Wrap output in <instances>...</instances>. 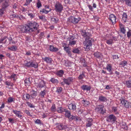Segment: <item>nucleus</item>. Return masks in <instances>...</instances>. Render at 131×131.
<instances>
[{"label":"nucleus","instance_id":"f257e3e1","mask_svg":"<svg viewBox=\"0 0 131 131\" xmlns=\"http://www.w3.org/2000/svg\"><path fill=\"white\" fill-rule=\"evenodd\" d=\"M81 34L84 38H85L83 42L84 45V48L86 51H88L90 49V48L92 45V42L93 40L92 38V35L91 33L86 32L85 30H82Z\"/></svg>","mask_w":131,"mask_h":131},{"label":"nucleus","instance_id":"f03ea898","mask_svg":"<svg viewBox=\"0 0 131 131\" xmlns=\"http://www.w3.org/2000/svg\"><path fill=\"white\" fill-rule=\"evenodd\" d=\"M38 25L36 22H28L25 26H19L18 28L20 31L24 33L32 32L37 30Z\"/></svg>","mask_w":131,"mask_h":131},{"label":"nucleus","instance_id":"7ed1b4c3","mask_svg":"<svg viewBox=\"0 0 131 131\" xmlns=\"http://www.w3.org/2000/svg\"><path fill=\"white\" fill-rule=\"evenodd\" d=\"M119 100L121 102V103L122 105L124 106L126 108L131 107V103L125 100L123 97L119 99Z\"/></svg>","mask_w":131,"mask_h":131},{"label":"nucleus","instance_id":"20e7f679","mask_svg":"<svg viewBox=\"0 0 131 131\" xmlns=\"http://www.w3.org/2000/svg\"><path fill=\"white\" fill-rule=\"evenodd\" d=\"M81 18L80 17L75 18L74 16H71L67 19V21L71 22L74 24L78 23V22L81 20Z\"/></svg>","mask_w":131,"mask_h":131},{"label":"nucleus","instance_id":"39448f33","mask_svg":"<svg viewBox=\"0 0 131 131\" xmlns=\"http://www.w3.org/2000/svg\"><path fill=\"white\" fill-rule=\"evenodd\" d=\"M0 3L3 9L6 8L9 5V0H0Z\"/></svg>","mask_w":131,"mask_h":131},{"label":"nucleus","instance_id":"423d86ee","mask_svg":"<svg viewBox=\"0 0 131 131\" xmlns=\"http://www.w3.org/2000/svg\"><path fill=\"white\" fill-rule=\"evenodd\" d=\"M104 108V106L103 105H100L96 106L95 110L97 112L99 113L103 114L105 112Z\"/></svg>","mask_w":131,"mask_h":131},{"label":"nucleus","instance_id":"0eeeda50","mask_svg":"<svg viewBox=\"0 0 131 131\" xmlns=\"http://www.w3.org/2000/svg\"><path fill=\"white\" fill-rule=\"evenodd\" d=\"M55 10L56 12L61 13L63 9L62 5L59 2H57L55 5Z\"/></svg>","mask_w":131,"mask_h":131},{"label":"nucleus","instance_id":"6e6552de","mask_svg":"<svg viewBox=\"0 0 131 131\" xmlns=\"http://www.w3.org/2000/svg\"><path fill=\"white\" fill-rule=\"evenodd\" d=\"M121 32L118 33L119 35L121 37L124 39L126 35L125 34V29L123 25L120 26Z\"/></svg>","mask_w":131,"mask_h":131},{"label":"nucleus","instance_id":"1a4fd4ad","mask_svg":"<svg viewBox=\"0 0 131 131\" xmlns=\"http://www.w3.org/2000/svg\"><path fill=\"white\" fill-rule=\"evenodd\" d=\"M74 80V78L71 77H69L67 79H64L63 80L64 83L68 85H70Z\"/></svg>","mask_w":131,"mask_h":131},{"label":"nucleus","instance_id":"9d476101","mask_svg":"<svg viewBox=\"0 0 131 131\" xmlns=\"http://www.w3.org/2000/svg\"><path fill=\"white\" fill-rule=\"evenodd\" d=\"M116 119V117L114 115L111 114L107 117L106 121L109 122H114Z\"/></svg>","mask_w":131,"mask_h":131},{"label":"nucleus","instance_id":"9b49d317","mask_svg":"<svg viewBox=\"0 0 131 131\" xmlns=\"http://www.w3.org/2000/svg\"><path fill=\"white\" fill-rule=\"evenodd\" d=\"M93 119L92 118L87 119L86 124V126L87 127H90L93 125Z\"/></svg>","mask_w":131,"mask_h":131},{"label":"nucleus","instance_id":"f8f14e48","mask_svg":"<svg viewBox=\"0 0 131 131\" xmlns=\"http://www.w3.org/2000/svg\"><path fill=\"white\" fill-rule=\"evenodd\" d=\"M110 20L112 21V24H115L116 22V17L113 14H111L110 15Z\"/></svg>","mask_w":131,"mask_h":131},{"label":"nucleus","instance_id":"ddd939ff","mask_svg":"<svg viewBox=\"0 0 131 131\" xmlns=\"http://www.w3.org/2000/svg\"><path fill=\"white\" fill-rule=\"evenodd\" d=\"M37 87L39 89H41L42 88L44 87L45 86V84L44 81L42 80L38 83L37 84Z\"/></svg>","mask_w":131,"mask_h":131},{"label":"nucleus","instance_id":"4468645a","mask_svg":"<svg viewBox=\"0 0 131 131\" xmlns=\"http://www.w3.org/2000/svg\"><path fill=\"white\" fill-rule=\"evenodd\" d=\"M7 38V37L6 36L2 37L0 39V43L8 44V42L6 41Z\"/></svg>","mask_w":131,"mask_h":131},{"label":"nucleus","instance_id":"2eb2a0df","mask_svg":"<svg viewBox=\"0 0 131 131\" xmlns=\"http://www.w3.org/2000/svg\"><path fill=\"white\" fill-rule=\"evenodd\" d=\"M57 129L62 130L66 129L67 127V125H63L62 124H60L57 125Z\"/></svg>","mask_w":131,"mask_h":131},{"label":"nucleus","instance_id":"dca6fc26","mask_svg":"<svg viewBox=\"0 0 131 131\" xmlns=\"http://www.w3.org/2000/svg\"><path fill=\"white\" fill-rule=\"evenodd\" d=\"M68 107L70 110H75L76 109V106L74 104L71 103L68 105Z\"/></svg>","mask_w":131,"mask_h":131},{"label":"nucleus","instance_id":"f3484780","mask_svg":"<svg viewBox=\"0 0 131 131\" xmlns=\"http://www.w3.org/2000/svg\"><path fill=\"white\" fill-rule=\"evenodd\" d=\"M81 88L82 90H86L87 91L90 90L91 89L90 86L85 85H82L81 87Z\"/></svg>","mask_w":131,"mask_h":131},{"label":"nucleus","instance_id":"a211bd4d","mask_svg":"<svg viewBox=\"0 0 131 131\" xmlns=\"http://www.w3.org/2000/svg\"><path fill=\"white\" fill-rule=\"evenodd\" d=\"M49 49L50 51L53 52H57L58 50V48L54 47L52 45H50L49 46Z\"/></svg>","mask_w":131,"mask_h":131},{"label":"nucleus","instance_id":"6ab92c4d","mask_svg":"<svg viewBox=\"0 0 131 131\" xmlns=\"http://www.w3.org/2000/svg\"><path fill=\"white\" fill-rule=\"evenodd\" d=\"M13 112L18 117L20 118L22 116L21 113L19 111H17L16 110H13Z\"/></svg>","mask_w":131,"mask_h":131},{"label":"nucleus","instance_id":"aec40b11","mask_svg":"<svg viewBox=\"0 0 131 131\" xmlns=\"http://www.w3.org/2000/svg\"><path fill=\"white\" fill-rule=\"evenodd\" d=\"M85 72L83 71H82L80 73V74L78 77V79L81 80L84 78H85L86 77L85 74Z\"/></svg>","mask_w":131,"mask_h":131},{"label":"nucleus","instance_id":"412c9836","mask_svg":"<svg viewBox=\"0 0 131 131\" xmlns=\"http://www.w3.org/2000/svg\"><path fill=\"white\" fill-rule=\"evenodd\" d=\"M46 91L45 89L43 91H41L40 92L39 95L41 98H44L45 97V95H46Z\"/></svg>","mask_w":131,"mask_h":131},{"label":"nucleus","instance_id":"4be33fe9","mask_svg":"<svg viewBox=\"0 0 131 131\" xmlns=\"http://www.w3.org/2000/svg\"><path fill=\"white\" fill-rule=\"evenodd\" d=\"M106 69L110 72L111 74H112V68L111 65L110 64H108L106 68Z\"/></svg>","mask_w":131,"mask_h":131},{"label":"nucleus","instance_id":"5701e85b","mask_svg":"<svg viewBox=\"0 0 131 131\" xmlns=\"http://www.w3.org/2000/svg\"><path fill=\"white\" fill-rule=\"evenodd\" d=\"M8 79H13V80L15 81L17 79L16 75L14 74H13L10 76H9L8 77Z\"/></svg>","mask_w":131,"mask_h":131},{"label":"nucleus","instance_id":"b1692460","mask_svg":"<svg viewBox=\"0 0 131 131\" xmlns=\"http://www.w3.org/2000/svg\"><path fill=\"white\" fill-rule=\"evenodd\" d=\"M30 97L32 98H35L37 95V92L34 91H32L31 92Z\"/></svg>","mask_w":131,"mask_h":131},{"label":"nucleus","instance_id":"393cba45","mask_svg":"<svg viewBox=\"0 0 131 131\" xmlns=\"http://www.w3.org/2000/svg\"><path fill=\"white\" fill-rule=\"evenodd\" d=\"M99 100L102 102H106L107 101L106 98L103 96H100L99 97Z\"/></svg>","mask_w":131,"mask_h":131},{"label":"nucleus","instance_id":"a878e982","mask_svg":"<svg viewBox=\"0 0 131 131\" xmlns=\"http://www.w3.org/2000/svg\"><path fill=\"white\" fill-rule=\"evenodd\" d=\"M64 112H65V116L68 118H70L71 116L70 112L66 109Z\"/></svg>","mask_w":131,"mask_h":131},{"label":"nucleus","instance_id":"bb28decb","mask_svg":"<svg viewBox=\"0 0 131 131\" xmlns=\"http://www.w3.org/2000/svg\"><path fill=\"white\" fill-rule=\"evenodd\" d=\"M64 73V72L62 70H60L58 71L56 73V74L58 76L61 77H62Z\"/></svg>","mask_w":131,"mask_h":131},{"label":"nucleus","instance_id":"cd10ccee","mask_svg":"<svg viewBox=\"0 0 131 131\" xmlns=\"http://www.w3.org/2000/svg\"><path fill=\"white\" fill-rule=\"evenodd\" d=\"M43 59L47 63H50L52 61L51 58L49 57H46Z\"/></svg>","mask_w":131,"mask_h":131},{"label":"nucleus","instance_id":"c85d7f7f","mask_svg":"<svg viewBox=\"0 0 131 131\" xmlns=\"http://www.w3.org/2000/svg\"><path fill=\"white\" fill-rule=\"evenodd\" d=\"M82 102L83 104V105L85 106H88L89 104V101L84 100L82 101Z\"/></svg>","mask_w":131,"mask_h":131},{"label":"nucleus","instance_id":"c756f323","mask_svg":"<svg viewBox=\"0 0 131 131\" xmlns=\"http://www.w3.org/2000/svg\"><path fill=\"white\" fill-rule=\"evenodd\" d=\"M76 41L73 40H72L71 39L69 40V45L72 46L73 45L76 44Z\"/></svg>","mask_w":131,"mask_h":131},{"label":"nucleus","instance_id":"7c9ffc66","mask_svg":"<svg viewBox=\"0 0 131 131\" xmlns=\"http://www.w3.org/2000/svg\"><path fill=\"white\" fill-rule=\"evenodd\" d=\"M8 49L12 51H16L17 49V46H14L10 47L8 48Z\"/></svg>","mask_w":131,"mask_h":131},{"label":"nucleus","instance_id":"2f4dec72","mask_svg":"<svg viewBox=\"0 0 131 131\" xmlns=\"http://www.w3.org/2000/svg\"><path fill=\"white\" fill-rule=\"evenodd\" d=\"M38 64L37 63L33 62L32 61L31 67H33L35 68H36L38 67Z\"/></svg>","mask_w":131,"mask_h":131},{"label":"nucleus","instance_id":"473e14b6","mask_svg":"<svg viewBox=\"0 0 131 131\" xmlns=\"http://www.w3.org/2000/svg\"><path fill=\"white\" fill-rule=\"evenodd\" d=\"M125 2V4L128 6H131V0H123V2Z\"/></svg>","mask_w":131,"mask_h":131},{"label":"nucleus","instance_id":"72a5a7b5","mask_svg":"<svg viewBox=\"0 0 131 131\" xmlns=\"http://www.w3.org/2000/svg\"><path fill=\"white\" fill-rule=\"evenodd\" d=\"M25 85L26 86H29L30 84V82L29 80V79L28 78L26 79L25 81Z\"/></svg>","mask_w":131,"mask_h":131},{"label":"nucleus","instance_id":"f704fd0d","mask_svg":"<svg viewBox=\"0 0 131 131\" xmlns=\"http://www.w3.org/2000/svg\"><path fill=\"white\" fill-rule=\"evenodd\" d=\"M50 81L53 83L57 84L58 83V81L57 79L54 78H52Z\"/></svg>","mask_w":131,"mask_h":131},{"label":"nucleus","instance_id":"c9c22d12","mask_svg":"<svg viewBox=\"0 0 131 131\" xmlns=\"http://www.w3.org/2000/svg\"><path fill=\"white\" fill-rule=\"evenodd\" d=\"M106 42L108 45H112L113 43V39H110L106 40Z\"/></svg>","mask_w":131,"mask_h":131},{"label":"nucleus","instance_id":"e433bc0d","mask_svg":"<svg viewBox=\"0 0 131 131\" xmlns=\"http://www.w3.org/2000/svg\"><path fill=\"white\" fill-rule=\"evenodd\" d=\"M126 85L127 87L128 88H131V81L128 80L126 81Z\"/></svg>","mask_w":131,"mask_h":131},{"label":"nucleus","instance_id":"4c0bfd02","mask_svg":"<svg viewBox=\"0 0 131 131\" xmlns=\"http://www.w3.org/2000/svg\"><path fill=\"white\" fill-rule=\"evenodd\" d=\"M51 20L53 22L55 23H57L59 21V19L57 17L54 18L52 17L51 18Z\"/></svg>","mask_w":131,"mask_h":131},{"label":"nucleus","instance_id":"58836bf2","mask_svg":"<svg viewBox=\"0 0 131 131\" xmlns=\"http://www.w3.org/2000/svg\"><path fill=\"white\" fill-rule=\"evenodd\" d=\"M71 117H70V119L71 120H74L75 121H77L78 120L79 118L75 116H73L72 115H71Z\"/></svg>","mask_w":131,"mask_h":131},{"label":"nucleus","instance_id":"ea45409f","mask_svg":"<svg viewBox=\"0 0 131 131\" xmlns=\"http://www.w3.org/2000/svg\"><path fill=\"white\" fill-rule=\"evenodd\" d=\"M72 52L74 53H79L80 51L78 48H75L73 49Z\"/></svg>","mask_w":131,"mask_h":131},{"label":"nucleus","instance_id":"a19ab883","mask_svg":"<svg viewBox=\"0 0 131 131\" xmlns=\"http://www.w3.org/2000/svg\"><path fill=\"white\" fill-rule=\"evenodd\" d=\"M65 110V109H64L61 107L58 108V111L59 113H61L63 112H64Z\"/></svg>","mask_w":131,"mask_h":131},{"label":"nucleus","instance_id":"79ce46f5","mask_svg":"<svg viewBox=\"0 0 131 131\" xmlns=\"http://www.w3.org/2000/svg\"><path fill=\"white\" fill-rule=\"evenodd\" d=\"M32 61H30L29 62H27L25 64V66L28 67H31Z\"/></svg>","mask_w":131,"mask_h":131},{"label":"nucleus","instance_id":"37998d69","mask_svg":"<svg viewBox=\"0 0 131 131\" xmlns=\"http://www.w3.org/2000/svg\"><path fill=\"white\" fill-rule=\"evenodd\" d=\"M5 83V85L8 86H12L13 85V84L12 83L10 82H9L7 81H6Z\"/></svg>","mask_w":131,"mask_h":131},{"label":"nucleus","instance_id":"c03bdc74","mask_svg":"<svg viewBox=\"0 0 131 131\" xmlns=\"http://www.w3.org/2000/svg\"><path fill=\"white\" fill-rule=\"evenodd\" d=\"M121 127L122 128L126 129L127 128V126L125 123H123L121 124Z\"/></svg>","mask_w":131,"mask_h":131},{"label":"nucleus","instance_id":"a18cd8bd","mask_svg":"<svg viewBox=\"0 0 131 131\" xmlns=\"http://www.w3.org/2000/svg\"><path fill=\"white\" fill-rule=\"evenodd\" d=\"M94 55L95 56L98 58H100L101 57L100 53L98 52H96L94 53Z\"/></svg>","mask_w":131,"mask_h":131},{"label":"nucleus","instance_id":"49530a36","mask_svg":"<svg viewBox=\"0 0 131 131\" xmlns=\"http://www.w3.org/2000/svg\"><path fill=\"white\" fill-rule=\"evenodd\" d=\"M63 47L64 50L66 51L67 52L70 51V48H69L68 47L64 46V45H63Z\"/></svg>","mask_w":131,"mask_h":131},{"label":"nucleus","instance_id":"de8ad7c7","mask_svg":"<svg viewBox=\"0 0 131 131\" xmlns=\"http://www.w3.org/2000/svg\"><path fill=\"white\" fill-rule=\"evenodd\" d=\"M6 8H3V7L2 8L0 9V15H3L4 13V12Z\"/></svg>","mask_w":131,"mask_h":131},{"label":"nucleus","instance_id":"09e8293b","mask_svg":"<svg viewBox=\"0 0 131 131\" xmlns=\"http://www.w3.org/2000/svg\"><path fill=\"white\" fill-rule=\"evenodd\" d=\"M62 88L61 87H59L57 88L56 92L58 93H61Z\"/></svg>","mask_w":131,"mask_h":131},{"label":"nucleus","instance_id":"8fccbe9b","mask_svg":"<svg viewBox=\"0 0 131 131\" xmlns=\"http://www.w3.org/2000/svg\"><path fill=\"white\" fill-rule=\"evenodd\" d=\"M27 104L28 105V106L30 108H34L35 107V106L32 104H31V103L29 102H27Z\"/></svg>","mask_w":131,"mask_h":131},{"label":"nucleus","instance_id":"3c124183","mask_svg":"<svg viewBox=\"0 0 131 131\" xmlns=\"http://www.w3.org/2000/svg\"><path fill=\"white\" fill-rule=\"evenodd\" d=\"M51 110L52 111H55L56 110V108L55 104H53L52 105L51 108Z\"/></svg>","mask_w":131,"mask_h":131},{"label":"nucleus","instance_id":"603ef678","mask_svg":"<svg viewBox=\"0 0 131 131\" xmlns=\"http://www.w3.org/2000/svg\"><path fill=\"white\" fill-rule=\"evenodd\" d=\"M37 7L38 8H39L41 7L42 5L40 1H38V2L37 3Z\"/></svg>","mask_w":131,"mask_h":131},{"label":"nucleus","instance_id":"864d4df0","mask_svg":"<svg viewBox=\"0 0 131 131\" xmlns=\"http://www.w3.org/2000/svg\"><path fill=\"white\" fill-rule=\"evenodd\" d=\"M14 101L13 99L11 97H10L8 98V102L9 103H12Z\"/></svg>","mask_w":131,"mask_h":131},{"label":"nucleus","instance_id":"5fc2aeb1","mask_svg":"<svg viewBox=\"0 0 131 131\" xmlns=\"http://www.w3.org/2000/svg\"><path fill=\"white\" fill-rule=\"evenodd\" d=\"M40 12H42V13H45V14H47L49 12V11L46 10L45 9H42V10L40 11Z\"/></svg>","mask_w":131,"mask_h":131},{"label":"nucleus","instance_id":"6e6d98bb","mask_svg":"<svg viewBox=\"0 0 131 131\" xmlns=\"http://www.w3.org/2000/svg\"><path fill=\"white\" fill-rule=\"evenodd\" d=\"M126 63L127 62L125 61H122L121 63V64L123 66H125L126 65Z\"/></svg>","mask_w":131,"mask_h":131},{"label":"nucleus","instance_id":"4d7b16f0","mask_svg":"<svg viewBox=\"0 0 131 131\" xmlns=\"http://www.w3.org/2000/svg\"><path fill=\"white\" fill-rule=\"evenodd\" d=\"M24 97L25 96L26 99H28L30 98V95L29 94H27L24 95Z\"/></svg>","mask_w":131,"mask_h":131},{"label":"nucleus","instance_id":"13d9d810","mask_svg":"<svg viewBox=\"0 0 131 131\" xmlns=\"http://www.w3.org/2000/svg\"><path fill=\"white\" fill-rule=\"evenodd\" d=\"M5 107V105L3 103L2 105L0 107V111L1 112H2L3 111L2 110V108H3Z\"/></svg>","mask_w":131,"mask_h":131},{"label":"nucleus","instance_id":"bf43d9fd","mask_svg":"<svg viewBox=\"0 0 131 131\" xmlns=\"http://www.w3.org/2000/svg\"><path fill=\"white\" fill-rule=\"evenodd\" d=\"M39 17L40 19L43 20L45 18V17L44 16L41 15L39 16Z\"/></svg>","mask_w":131,"mask_h":131},{"label":"nucleus","instance_id":"052dcab7","mask_svg":"<svg viewBox=\"0 0 131 131\" xmlns=\"http://www.w3.org/2000/svg\"><path fill=\"white\" fill-rule=\"evenodd\" d=\"M64 65L66 66H69V62L68 61L66 60H64Z\"/></svg>","mask_w":131,"mask_h":131},{"label":"nucleus","instance_id":"680f3d73","mask_svg":"<svg viewBox=\"0 0 131 131\" xmlns=\"http://www.w3.org/2000/svg\"><path fill=\"white\" fill-rule=\"evenodd\" d=\"M25 113L28 116L31 115L30 112H29L27 110H25Z\"/></svg>","mask_w":131,"mask_h":131},{"label":"nucleus","instance_id":"e2e57ef3","mask_svg":"<svg viewBox=\"0 0 131 131\" xmlns=\"http://www.w3.org/2000/svg\"><path fill=\"white\" fill-rule=\"evenodd\" d=\"M113 59H118L119 58V57L118 55H115L113 56Z\"/></svg>","mask_w":131,"mask_h":131},{"label":"nucleus","instance_id":"0e129e2a","mask_svg":"<svg viewBox=\"0 0 131 131\" xmlns=\"http://www.w3.org/2000/svg\"><path fill=\"white\" fill-rule=\"evenodd\" d=\"M35 123L36 124H40L41 123V121L39 119H37L35 121Z\"/></svg>","mask_w":131,"mask_h":131},{"label":"nucleus","instance_id":"69168bd1","mask_svg":"<svg viewBox=\"0 0 131 131\" xmlns=\"http://www.w3.org/2000/svg\"><path fill=\"white\" fill-rule=\"evenodd\" d=\"M28 16L31 18H32L34 17V15L31 13L28 14Z\"/></svg>","mask_w":131,"mask_h":131},{"label":"nucleus","instance_id":"338daca9","mask_svg":"<svg viewBox=\"0 0 131 131\" xmlns=\"http://www.w3.org/2000/svg\"><path fill=\"white\" fill-rule=\"evenodd\" d=\"M44 35L43 33L41 32L39 35V37L40 38H42L43 37V36Z\"/></svg>","mask_w":131,"mask_h":131},{"label":"nucleus","instance_id":"774afa93","mask_svg":"<svg viewBox=\"0 0 131 131\" xmlns=\"http://www.w3.org/2000/svg\"><path fill=\"white\" fill-rule=\"evenodd\" d=\"M127 36L129 38L131 36V32L129 31L127 32Z\"/></svg>","mask_w":131,"mask_h":131}]
</instances>
